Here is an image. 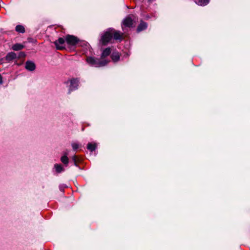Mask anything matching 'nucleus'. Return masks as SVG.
Segmentation results:
<instances>
[{
	"label": "nucleus",
	"instance_id": "nucleus-19",
	"mask_svg": "<svg viewBox=\"0 0 250 250\" xmlns=\"http://www.w3.org/2000/svg\"><path fill=\"white\" fill-rule=\"evenodd\" d=\"M71 146H72V147L73 148V149L74 150H77L80 146V145L79 144L77 143H72Z\"/></svg>",
	"mask_w": 250,
	"mask_h": 250
},
{
	"label": "nucleus",
	"instance_id": "nucleus-13",
	"mask_svg": "<svg viewBox=\"0 0 250 250\" xmlns=\"http://www.w3.org/2000/svg\"><path fill=\"white\" fill-rule=\"evenodd\" d=\"M111 58L113 62H118L120 58V55L118 52H113L111 55Z\"/></svg>",
	"mask_w": 250,
	"mask_h": 250
},
{
	"label": "nucleus",
	"instance_id": "nucleus-12",
	"mask_svg": "<svg viewBox=\"0 0 250 250\" xmlns=\"http://www.w3.org/2000/svg\"><path fill=\"white\" fill-rule=\"evenodd\" d=\"M16 54L14 52H11L7 54L6 56V60L10 61L15 59L16 58Z\"/></svg>",
	"mask_w": 250,
	"mask_h": 250
},
{
	"label": "nucleus",
	"instance_id": "nucleus-4",
	"mask_svg": "<svg viewBox=\"0 0 250 250\" xmlns=\"http://www.w3.org/2000/svg\"><path fill=\"white\" fill-rule=\"evenodd\" d=\"M65 41L68 45H74L78 42V39L72 35H67L66 36Z\"/></svg>",
	"mask_w": 250,
	"mask_h": 250
},
{
	"label": "nucleus",
	"instance_id": "nucleus-3",
	"mask_svg": "<svg viewBox=\"0 0 250 250\" xmlns=\"http://www.w3.org/2000/svg\"><path fill=\"white\" fill-rule=\"evenodd\" d=\"M133 24V21L132 19L128 16L124 19L122 23V28L123 30H125L126 27H131Z\"/></svg>",
	"mask_w": 250,
	"mask_h": 250
},
{
	"label": "nucleus",
	"instance_id": "nucleus-5",
	"mask_svg": "<svg viewBox=\"0 0 250 250\" xmlns=\"http://www.w3.org/2000/svg\"><path fill=\"white\" fill-rule=\"evenodd\" d=\"M65 40L62 38H60L54 42L56 47L58 50H62L64 48Z\"/></svg>",
	"mask_w": 250,
	"mask_h": 250
},
{
	"label": "nucleus",
	"instance_id": "nucleus-2",
	"mask_svg": "<svg viewBox=\"0 0 250 250\" xmlns=\"http://www.w3.org/2000/svg\"><path fill=\"white\" fill-rule=\"evenodd\" d=\"M113 39L110 29L105 32L101 37V42L103 45H106Z\"/></svg>",
	"mask_w": 250,
	"mask_h": 250
},
{
	"label": "nucleus",
	"instance_id": "nucleus-9",
	"mask_svg": "<svg viewBox=\"0 0 250 250\" xmlns=\"http://www.w3.org/2000/svg\"><path fill=\"white\" fill-rule=\"evenodd\" d=\"M147 23L144 21H141L137 27V31L138 32H141L146 29L147 28Z\"/></svg>",
	"mask_w": 250,
	"mask_h": 250
},
{
	"label": "nucleus",
	"instance_id": "nucleus-16",
	"mask_svg": "<svg viewBox=\"0 0 250 250\" xmlns=\"http://www.w3.org/2000/svg\"><path fill=\"white\" fill-rule=\"evenodd\" d=\"M96 147V145L95 143H88L87 146V148L90 151L95 150Z\"/></svg>",
	"mask_w": 250,
	"mask_h": 250
},
{
	"label": "nucleus",
	"instance_id": "nucleus-15",
	"mask_svg": "<svg viewBox=\"0 0 250 250\" xmlns=\"http://www.w3.org/2000/svg\"><path fill=\"white\" fill-rule=\"evenodd\" d=\"M54 168H55L56 172L58 173H60L64 171L63 167L61 165L55 164L54 165Z\"/></svg>",
	"mask_w": 250,
	"mask_h": 250
},
{
	"label": "nucleus",
	"instance_id": "nucleus-17",
	"mask_svg": "<svg viewBox=\"0 0 250 250\" xmlns=\"http://www.w3.org/2000/svg\"><path fill=\"white\" fill-rule=\"evenodd\" d=\"M67 154H65L64 156H62L61 158V160L62 163L64 165H67L69 161L68 158L67 156Z\"/></svg>",
	"mask_w": 250,
	"mask_h": 250
},
{
	"label": "nucleus",
	"instance_id": "nucleus-6",
	"mask_svg": "<svg viewBox=\"0 0 250 250\" xmlns=\"http://www.w3.org/2000/svg\"><path fill=\"white\" fill-rule=\"evenodd\" d=\"M70 83L69 92L71 91L76 90L78 88L79 81L76 79H73L70 81Z\"/></svg>",
	"mask_w": 250,
	"mask_h": 250
},
{
	"label": "nucleus",
	"instance_id": "nucleus-18",
	"mask_svg": "<svg viewBox=\"0 0 250 250\" xmlns=\"http://www.w3.org/2000/svg\"><path fill=\"white\" fill-rule=\"evenodd\" d=\"M16 30L19 33H24L25 32L24 27L21 25H18L16 27Z\"/></svg>",
	"mask_w": 250,
	"mask_h": 250
},
{
	"label": "nucleus",
	"instance_id": "nucleus-11",
	"mask_svg": "<svg viewBox=\"0 0 250 250\" xmlns=\"http://www.w3.org/2000/svg\"><path fill=\"white\" fill-rule=\"evenodd\" d=\"M195 3L200 6H205L207 5L209 0H194Z\"/></svg>",
	"mask_w": 250,
	"mask_h": 250
},
{
	"label": "nucleus",
	"instance_id": "nucleus-7",
	"mask_svg": "<svg viewBox=\"0 0 250 250\" xmlns=\"http://www.w3.org/2000/svg\"><path fill=\"white\" fill-rule=\"evenodd\" d=\"M110 53H111V50L109 48H107L105 49L103 51V52L102 54V56L100 58L101 61H107L105 59V58L107 56H109V54H110Z\"/></svg>",
	"mask_w": 250,
	"mask_h": 250
},
{
	"label": "nucleus",
	"instance_id": "nucleus-8",
	"mask_svg": "<svg viewBox=\"0 0 250 250\" xmlns=\"http://www.w3.org/2000/svg\"><path fill=\"white\" fill-rule=\"evenodd\" d=\"M112 33V38L115 40H120L122 38V35L119 32L116 31L113 29H110Z\"/></svg>",
	"mask_w": 250,
	"mask_h": 250
},
{
	"label": "nucleus",
	"instance_id": "nucleus-20",
	"mask_svg": "<svg viewBox=\"0 0 250 250\" xmlns=\"http://www.w3.org/2000/svg\"><path fill=\"white\" fill-rule=\"evenodd\" d=\"M72 160L74 162L75 165L77 166V163L78 161L77 156L76 155H74L72 157Z\"/></svg>",
	"mask_w": 250,
	"mask_h": 250
},
{
	"label": "nucleus",
	"instance_id": "nucleus-1",
	"mask_svg": "<svg viewBox=\"0 0 250 250\" xmlns=\"http://www.w3.org/2000/svg\"><path fill=\"white\" fill-rule=\"evenodd\" d=\"M86 62L90 65L97 67L105 65L108 61H103L100 59L88 57L86 58Z\"/></svg>",
	"mask_w": 250,
	"mask_h": 250
},
{
	"label": "nucleus",
	"instance_id": "nucleus-14",
	"mask_svg": "<svg viewBox=\"0 0 250 250\" xmlns=\"http://www.w3.org/2000/svg\"><path fill=\"white\" fill-rule=\"evenodd\" d=\"M23 48V45L20 44V43H16L13 45L12 47V49L13 50L17 51V50H20L22 49Z\"/></svg>",
	"mask_w": 250,
	"mask_h": 250
},
{
	"label": "nucleus",
	"instance_id": "nucleus-21",
	"mask_svg": "<svg viewBox=\"0 0 250 250\" xmlns=\"http://www.w3.org/2000/svg\"><path fill=\"white\" fill-rule=\"evenodd\" d=\"M2 76L0 75V84H2Z\"/></svg>",
	"mask_w": 250,
	"mask_h": 250
},
{
	"label": "nucleus",
	"instance_id": "nucleus-10",
	"mask_svg": "<svg viewBox=\"0 0 250 250\" xmlns=\"http://www.w3.org/2000/svg\"><path fill=\"white\" fill-rule=\"evenodd\" d=\"M25 68L26 69L33 71L35 69V64L32 62H27L25 64Z\"/></svg>",
	"mask_w": 250,
	"mask_h": 250
}]
</instances>
